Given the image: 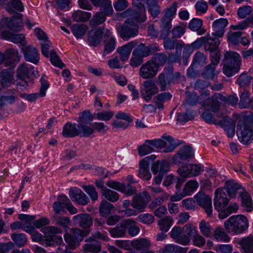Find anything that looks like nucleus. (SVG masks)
<instances>
[{
	"mask_svg": "<svg viewBox=\"0 0 253 253\" xmlns=\"http://www.w3.org/2000/svg\"><path fill=\"white\" fill-rule=\"evenodd\" d=\"M224 229L227 233L234 235L243 233L249 227L247 217L241 214L233 215L224 223Z\"/></svg>",
	"mask_w": 253,
	"mask_h": 253,
	"instance_id": "f257e3e1",
	"label": "nucleus"
},
{
	"mask_svg": "<svg viewBox=\"0 0 253 253\" xmlns=\"http://www.w3.org/2000/svg\"><path fill=\"white\" fill-rule=\"evenodd\" d=\"M132 5L136 9L128 8L121 13V16L123 18L127 17V19L138 25L144 22L147 19L144 4L141 2V0H133Z\"/></svg>",
	"mask_w": 253,
	"mask_h": 253,
	"instance_id": "f03ea898",
	"label": "nucleus"
},
{
	"mask_svg": "<svg viewBox=\"0 0 253 253\" xmlns=\"http://www.w3.org/2000/svg\"><path fill=\"white\" fill-rule=\"evenodd\" d=\"M195 233V227L188 223L182 228L174 226L172 228L169 235L175 242L182 245H187L190 241L192 235Z\"/></svg>",
	"mask_w": 253,
	"mask_h": 253,
	"instance_id": "7ed1b4c3",
	"label": "nucleus"
},
{
	"mask_svg": "<svg viewBox=\"0 0 253 253\" xmlns=\"http://www.w3.org/2000/svg\"><path fill=\"white\" fill-rule=\"evenodd\" d=\"M225 64L223 67L224 74L228 77L237 73L241 66V58L239 53L227 51L224 54Z\"/></svg>",
	"mask_w": 253,
	"mask_h": 253,
	"instance_id": "20e7f679",
	"label": "nucleus"
},
{
	"mask_svg": "<svg viewBox=\"0 0 253 253\" xmlns=\"http://www.w3.org/2000/svg\"><path fill=\"white\" fill-rule=\"evenodd\" d=\"M237 134L240 142L250 144L253 140V131L249 122L245 118L239 119L237 126Z\"/></svg>",
	"mask_w": 253,
	"mask_h": 253,
	"instance_id": "39448f33",
	"label": "nucleus"
},
{
	"mask_svg": "<svg viewBox=\"0 0 253 253\" xmlns=\"http://www.w3.org/2000/svg\"><path fill=\"white\" fill-rule=\"evenodd\" d=\"M90 231L89 230L84 231L80 229L72 228L71 233L65 235V241L70 249H75L83 240L84 236L88 234Z\"/></svg>",
	"mask_w": 253,
	"mask_h": 253,
	"instance_id": "423d86ee",
	"label": "nucleus"
},
{
	"mask_svg": "<svg viewBox=\"0 0 253 253\" xmlns=\"http://www.w3.org/2000/svg\"><path fill=\"white\" fill-rule=\"evenodd\" d=\"M139 28L138 24L126 19L120 28L119 35L123 40L127 41L138 35Z\"/></svg>",
	"mask_w": 253,
	"mask_h": 253,
	"instance_id": "0eeeda50",
	"label": "nucleus"
},
{
	"mask_svg": "<svg viewBox=\"0 0 253 253\" xmlns=\"http://www.w3.org/2000/svg\"><path fill=\"white\" fill-rule=\"evenodd\" d=\"M156 158L155 155L146 157L141 160L139 163V169L138 176L144 180H149L151 178V174L149 170V165L150 161H153Z\"/></svg>",
	"mask_w": 253,
	"mask_h": 253,
	"instance_id": "6e6552de",
	"label": "nucleus"
},
{
	"mask_svg": "<svg viewBox=\"0 0 253 253\" xmlns=\"http://www.w3.org/2000/svg\"><path fill=\"white\" fill-rule=\"evenodd\" d=\"M159 89L155 82L150 80L145 81L140 89L142 98L146 101L152 99V96L159 92Z\"/></svg>",
	"mask_w": 253,
	"mask_h": 253,
	"instance_id": "1a4fd4ad",
	"label": "nucleus"
},
{
	"mask_svg": "<svg viewBox=\"0 0 253 253\" xmlns=\"http://www.w3.org/2000/svg\"><path fill=\"white\" fill-rule=\"evenodd\" d=\"M45 75H43L42 76L40 79L41 86L40 88V91L38 93L26 94H21V97L28 100L29 102L35 101L39 97H43L46 95V92L47 89L49 88V84L46 79H45Z\"/></svg>",
	"mask_w": 253,
	"mask_h": 253,
	"instance_id": "9d476101",
	"label": "nucleus"
},
{
	"mask_svg": "<svg viewBox=\"0 0 253 253\" xmlns=\"http://www.w3.org/2000/svg\"><path fill=\"white\" fill-rule=\"evenodd\" d=\"M111 35V32L104 28H99L95 31H91L88 37L89 44L93 46L100 44L102 38L108 39Z\"/></svg>",
	"mask_w": 253,
	"mask_h": 253,
	"instance_id": "9b49d317",
	"label": "nucleus"
},
{
	"mask_svg": "<svg viewBox=\"0 0 253 253\" xmlns=\"http://www.w3.org/2000/svg\"><path fill=\"white\" fill-rule=\"evenodd\" d=\"M197 203L203 208L209 217H211L212 214L211 199L204 192H199L194 197Z\"/></svg>",
	"mask_w": 253,
	"mask_h": 253,
	"instance_id": "f8f14e48",
	"label": "nucleus"
},
{
	"mask_svg": "<svg viewBox=\"0 0 253 253\" xmlns=\"http://www.w3.org/2000/svg\"><path fill=\"white\" fill-rule=\"evenodd\" d=\"M23 15L17 13L13 16L12 18L5 17L2 19V23L8 28L13 31L18 32L23 27Z\"/></svg>",
	"mask_w": 253,
	"mask_h": 253,
	"instance_id": "ddd939ff",
	"label": "nucleus"
},
{
	"mask_svg": "<svg viewBox=\"0 0 253 253\" xmlns=\"http://www.w3.org/2000/svg\"><path fill=\"white\" fill-rule=\"evenodd\" d=\"M150 196L146 191H143L135 195L132 199L131 205L134 209L142 211L149 202Z\"/></svg>",
	"mask_w": 253,
	"mask_h": 253,
	"instance_id": "4468645a",
	"label": "nucleus"
},
{
	"mask_svg": "<svg viewBox=\"0 0 253 253\" xmlns=\"http://www.w3.org/2000/svg\"><path fill=\"white\" fill-rule=\"evenodd\" d=\"M134 222V221L132 219H125L115 227L110 228L109 232L113 238L124 237L126 236L127 227Z\"/></svg>",
	"mask_w": 253,
	"mask_h": 253,
	"instance_id": "2eb2a0df",
	"label": "nucleus"
},
{
	"mask_svg": "<svg viewBox=\"0 0 253 253\" xmlns=\"http://www.w3.org/2000/svg\"><path fill=\"white\" fill-rule=\"evenodd\" d=\"M193 156L192 148L189 146L185 145L181 148L174 155L172 161L174 164L179 165L182 162L192 158Z\"/></svg>",
	"mask_w": 253,
	"mask_h": 253,
	"instance_id": "dca6fc26",
	"label": "nucleus"
},
{
	"mask_svg": "<svg viewBox=\"0 0 253 253\" xmlns=\"http://www.w3.org/2000/svg\"><path fill=\"white\" fill-rule=\"evenodd\" d=\"M158 71L157 66L148 61L143 64L139 69V75L144 79H150L155 77Z\"/></svg>",
	"mask_w": 253,
	"mask_h": 253,
	"instance_id": "f3484780",
	"label": "nucleus"
},
{
	"mask_svg": "<svg viewBox=\"0 0 253 253\" xmlns=\"http://www.w3.org/2000/svg\"><path fill=\"white\" fill-rule=\"evenodd\" d=\"M213 202L215 209L219 212L224 209L225 206L228 204L229 200L226 197V195L223 190L218 188L215 192Z\"/></svg>",
	"mask_w": 253,
	"mask_h": 253,
	"instance_id": "a211bd4d",
	"label": "nucleus"
},
{
	"mask_svg": "<svg viewBox=\"0 0 253 253\" xmlns=\"http://www.w3.org/2000/svg\"><path fill=\"white\" fill-rule=\"evenodd\" d=\"M33 68L30 69L28 67V64L26 63H23L20 65L16 71L17 77L22 80V84L23 86H27V82L25 81L26 79H29L31 72V75L35 77L38 74L37 71H32Z\"/></svg>",
	"mask_w": 253,
	"mask_h": 253,
	"instance_id": "6ab92c4d",
	"label": "nucleus"
},
{
	"mask_svg": "<svg viewBox=\"0 0 253 253\" xmlns=\"http://www.w3.org/2000/svg\"><path fill=\"white\" fill-rule=\"evenodd\" d=\"M165 70L167 72L161 73L157 78L158 84H159L161 91L166 90L167 85H169L172 83L170 74H172L174 72L173 67H168L167 68H165Z\"/></svg>",
	"mask_w": 253,
	"mask_h": 253,
	"instance_id": "aec40b11",
	"label": "nucleus"
},
{
	"mask_svg": "<svg viewBox=\"0 0 253 253\" xmlns=\"http://www.w3.org/2000/svg\"><path fill=\"white\" fill-rule=\"evenodd\" d=\"M13 68L3 69L0 73V83L3 87H7L14 83Z\"/></svg>",
	"mask_w": 253,
	"mask_h": 253,
	"instance_id": "412c9836",
	"label": "nucleus"
},
{
	"mask_svg": "<svg viewBox=\"0 0 253 253\" xmlns=\"http://www.w3.org/2000/svg\"><path fill=\"white\" fill-rule=\"evenodd\" d=\"M69 195L72 201L75 202L78 204L84 206L89 202V198L80 189L76 188L71 189Z\"/></svg>",
	"mask_w": 253,
	"mask_h": 253,
	"instance_id": "4be33fe9",
	"label": "nucleus"
},
{
	"mask_svg": "<svg viewBox=\"0 0 253 253\" xmlns=\"http://www.w3.org/2000/svg\"><path fill=\"white\" fill-rule=\"evenodd\" d=\"M26 61L37 64L40 60L38 50L32 45H28L22 48Z\"/></svg>",
	"mask_w": 253,
	"mask_h": 253,
	"instance_id": "5701e85b",
	"label": "nucleus"
},
{
	"mask_svg": "<svg viewBox=\"0 0 253 253\" xmlns=\"http://www.w3.org/2000/svg\"><path fill=\"white\" fill-rule=\"evenodd\" d=\"M5 55L4 65L6 67L14 68L16 64L20 61L21 58L18 50L13 48L7 49L5 51Z\"/></svg>",
	"mask_w": 253,
	"mask_h": 253,
	"instance_id": "b1692460",
	"label": "nucleus"
},
{
	"mask_svg": "<svg viewBox=\"0 0 253 253\" xmlns=\"http://www.w3.org/2000/svg\"><path fill=\"white\" fill-rule=\"evenodd\" d=\"M159 50V47L156 44H150L145 46L143 43H141L134 49L132 52L133 56H136L143 59V57L148 56L152 52Z\"/></svg>",
	"mask_w": 253,
	"mask_h": 253,
	"instance_id": "393cba45",
	"label": "nucleus"
},
{
	"mask_svg": "<svg viewBox=\"0 0 253 253\" xmlns=\"http://www.w3.org/2000/svg\"><path fill=\"white\" fill-rule=\"evenodd\" d=\"M73 221L75 225L89 230L88 229L92 225V219L89 214L87 213L79 214L74 216Z\"/></svg>",
	"mask_w": 253,
	"mask_h": 253,
	"instance_id": "a878e982",
	"label": "nucleus"
},
{
	"mask_svg": "<svg viewBox=\"0 0 253 253\" xmlns=\"http://www.w3.org/2000/svg\"><path fill=\"white\" fill-rule=\"evenodd\" d=\"M221 97L222 94L220 93H215L211 99L206 101L203 105V108L210 110L213 112H217L220 106V103L222 102Z\"/></svg>",
	"mask_w": 253,
	"mask_h": 253,
	"instance_id": "bb28decb",
	"label": "nucleus"
},
{
	"mask_svg": "<svg viewBox=\"0 0 253 253\" xmlns=\"http://www.w3.org/2000/svg\"><path fill=\"white\" fill-rule=\"evenodd\" d=\"M150 245V242L145 238L134 240L131 242V246L134 249L140 251L139 253H153V252L149 250Z\"/></svg>",
	"mask_w": 253,
	"mask_h": 253,
	"instance_id": "cd10ccee",
	"label": "nucleus"
},
{
	"mask_svg": "<svg viewBox=\"0 0 253 253\" xmlns=\"http://www.w3.org/2000/svg\"><path fill=\"white\" fill-rule=\"evenodd\" d=\"M85 244L83 246V252L84 253L90 252L98 253L100 252L101 248L100 243L98 241L92 237H89L85 240Z\"/></svg>",
	"mask_w": 253,
	"mask_h": 253,
	"instance_id": "c85d7f7f",
	"label": "nucleus"
},
{
	"mask_svg": "<svg viewBox=\"0 0 253 253\" xmlns=\"http://www.w3.org/2000/svg\"><path fill=\"white\" fill-rule=\"evenodd\" d=\"M172 19L163 16L161 19L160 27L161 28V34L160 39H165L167 38L170 33V29L172 27L171 21Z\"/></svg>",
	"mask_w": 253,
	"mask_h": 253,
	"instance_id": "c756f323",
	"label": "nucleus"
},
{
	"mask_svg": "<svg viewBox=\"0 0 253 253\" xmlns=\"http://www.w3.org/2000/svg\"><path fill=\"white\" fill-rule=\"evenodd\" d=\"M137 44V42L132 41L117 49V52L120 54V57L122 61L128 60L131 50Z\"/></svg>",
	"mask_w": 253,
	"mask_h": 253,
	"instance_id": "7c9ffc66",
	"label": "nucleus"
},
{
	"mask_svg": "<svg viewBox=\"0 0 253 253\" xmlns=\"http://www.w3.org/2000/svg\"><path fill=\"white\" fill-rule=\"evenodd\" d=\"M227 24L228 21L225 18H220L214 21L212 24L214 31L212 35L218 38L222 37L224 33V29Z\"/></svg>",
	"mask_w": 253,
	"mask_h": 253,
	"instance_id": "2f4dec72",
	"label": "nucleus"
},
{
	"mask_svg": "<svg viewBox=\"0 0 253 253\" xmlns=\"http://www.w3.org/2000/svg\"><path fill=\"white\" fill-rule=\"evenodd\" d=\"M169 164L166 160L157 161L151 167L152 171L154 174L158 172L165 174L169 170Z\"/></svg>",
	"mask_w": 253,
	"mask_h": 253,
	"instance_id": "473e14b6",
	"label": "nucleus"
},
{
	"mask_svg": "<svg viewBox=\"0 0 253 253\" xmlns=\"http://www.w3.org/2000/svg\"><path fill=\"white\" fill-rule=\"evenodd\" d=\"M162 140L163 141V152L165 153H169L173 151L179 145V144L176 143L174 139L169 135L162 136Z\"/></svg>",
	"mask_w": 253,
	"mask_h": 253,
	"instance_id": "72a5a7b5",
	"label": "nucleus"
},
{
	"mask_svg": "<svg viewBox=\"0 0 253 253\" xmlns=\"http://www.w3.org/2000/svg\"><path fill=\"white\" fill-rule=\"evenodd\" d=\"M78 132L77 124L67 123L63 128L62 135L65 137H74L79 135Z\"/></svg>",
	"mask_w": 253,
	"mask_h": 253,
	"instance_id": "f704fd0d",
	"label": "nucleus"
},
{
	"mask_svg": "<svg viewBox=\"0 0 253 253\" xmlns=\"http://www.w3.org/2000/svg\"><path fill=\"white\" fill-rule=\"evenodd\" d=\"M204 44V49L206 51H211L219 49L218 47L220 44V41L218 37L212 38L210 35H207Z\"/></svg>",
	"mask_w": 253,
	"mask_h": 253,
	"instance_id": "c9c22d12",
	"label": "nucleus"
},
{
	"mask_svg": "<svg viewBox=\"0 0 253 253\" xmlns=\"http://www.w3.org/2000/svg\"><path fill=\"white\" fill-rule=\"evenodd\" d=\"M202 25L203 21L201 19L193 18L190 21L188 27L192 31H197L198 35H202L206 32L205 29L202 28Z\"/></svg>",
	"mask_w": 253,
	"mask_h": 253,
	"instance_id": "e433bc0d",
	"label": "nucleus"
},
{
	"mask_svg": "<svg viewBox=\"0 0 253 253\" xmlns=\"http://www.w3.org/2000/svg\"><path fill=\"white\" fill-rule=\"evenodd\" d=\"M226 189L230 198L234 197L239 190H243L240 185L234 180L227 181L225 182Z\"/></svg>",
	"mask_w": 253,
	"mask_h": 253,
	"instance_id": "4c0bfd02",
	"label": "nucleus"
},
{
	"mask_svg": "<svg viewBox=\"0 0 253 253\" xmlns=\"http://www.w3.org/2000/svg\"><path fill=\"white\" fill-rule=\"evenodd\" d=\"M240 245L245 253H253V236L250 235L242 239Z\"/></svg>",
	"mask_w": 253,
	"mask_h": 253,
	"instance_id": "58836bf2",
	"label": "nucleus"
},
{
	"mask_svg": "<svg viewBox=\"0 0 253 253\" xmlns=\"http://www.w3.org/2000/svg\"><path fill=\"white\" fill-rule=\"evenodd\" d=\"M199 229L205 237H211L213 235V228L209 222L202 220L199 223Z\"/></svg>",
	"mask_w": 253,
	"mask_h": 253,
	"instance_id": "ea45409f",
	"label": "nucleus"
},
{
	"mask_svg": "<svg viewBox=\"0 0 253 253\" xmlns=\"http://www.w3.org/2000/svg\"><path fill=\"white\" fill-rule=\"evenodd\" d=\"M53 222L56 225H60L63 227L66 231L69 229V225L71 223V220L68 217L60 216L55 214L53 216Z\"/></svg>",
	"mask_w": 253,
	"mask_h": 253,
	"instance_id": "a19ab883",
	"label": "nucleus"
},
{
	"mask_svg": "<svg viewBox=\"0 0 253 253\" xmlns=\"http://www.w3.org/2000/svg\"><path fill=\"white\" fill-rule=\"evenodd\" d=\"M252 102L250 93L247 90L242 92L240 95L239 107L241 108H249L251 106Z\"/></svg>",
	"mask_w": 253,
	"mask_h": 253,
	"instance_id": "79ce46f5",
	"label": "nucleus"
},
{
	"mask_svg": "<svg viewBox=\"0 0 253 253\" xmlns=\"http://www.w3.org/2000/svg\"><path fill=\"white\" fill-rule=\"evenodd\" d=\"M71 29L75 37L79 39L85 35L88 30V27L85 24H75L72 26Z\"/></svg>",
	"mask_w": 253,
	"mask_h": 253,
	"instance_id": "37998d69",
	"label": "nucleus"
},
{
	"mask_svg": "<svg viewBox=\"0 0 253 253\" xmlns=\"http://www.w3.org/2000/svg\"><path fill=\"white\" fill-rule=\"evenodd\" d=\"M77 127L79 135L82 137H88L94 132V128L92 126L86 124L79 123L77 124Z\"/></svg>",
	"mask_w": 253,
	"mask_h": 253,
	"instance_id": "c03bdc74",
	"label": "nucleus"
},
{
	"mask_svg": "<svg viewBox=\"0 0 253 253\" xmlns=\"http://www.w3.org/2000/svg\"><path fill=\"white\" fill-rule=\"evenodd\" d=\"M215 240L218 241L228 242L230 240V237L224 231V229L220 226L216 227L212 235Z\"/></svg>",
	"mask_w": 253,
	"mask_h": 253,
	"instance_id": "a18cd8bd",
	"label": "nucleus"
},
{
	"mask_svg": "<svg viewBox=\"0 0 253 253\" xmlns=\"http://www.w3.org/2000/svg\"><path fill=\"white\" fill-rule=\"evenodd\" d=\"M148 5V11L153 18H156L161 13V10L158 4V0H146Z\"/></svg>",
	"mask_w": 253,
	"mask_h": 253,
	"instance_id": "49530a36",
	"label": "nucleus"
},
{
	"mask_svg": "<svg viewBox=\"0 0 253 253\" xmlns=\"http://www.w3.org/2000/svg\"><path fill=\"white\" fill-rule=\"evenodd\" d=\"M203 109L204 111L201 115L203 119L207 123L216 125L218 119L221 118L220 114H217L215 116H213L212 114L210 112V110H207L206 108Z\"/></svg>",
	"mask_w": 253,
	"mask_h": 253,
	"instance_id": "de8ad7c7",
	"label": "nucleus"
},
{
	"mask_svg": "<svg viewBox=\"0 0 253 253\" xmlns=\"http://www.w3.org/2000/svg\"><path fill=\"white\" fill-rule=\"evenodd\" d=\"M114 208V207L111 203L103 200L99 206V213L102 216H107Z\"/></svg>",
	"mask_w": 253,
	"mask_h": 253,
	"instance_id": "09e8293b",
	"label": "nucleus"
},
{
	"mask_svg": "<svg viewBox=\"0 0 253 253\" xmlns=\"http://www.w3.org/2000/svg\"><path fill=\"white\" fill-rule=\"evenodd\" d=\"M91 15L89 12L77 10L73 12L72 17L75 22H85L90 18Z\"/></svg>",
	"mask_w": 253,
	"mask_h": 253,
	"instance_id": "8fccbe9b",
	"label": "nucleus"
},
{
	"mask_svg": "<svg viewBox=\"0 0 253 253\" xmlns=\"http://www.w3.org/2000/svg\"><path fill=\"white\" fill-rule=\"evenodd\" d=\"M6 9L10 14H12L15 10L23 11L24 7L20 0H11L7 5Z\"/></svg>",
	"mask_w": 253,
	"mask_h": 253,
	"instance_id": "3c124183",
	"label": "nucleus"
},
{
	"mask_svg": "<svg viewBox=\"0 0 253 253\" xmlns=\"http://www.w3.org/2000/svg\"><path fill=\"white\" fill-rule=\"evenodd\" d=\"M238 209V206L236 203L231 204L227 208L219 212L218 217L220 219H224L232 213L236 212Z\"/></svg>",
	"mask_w": 253,
	"mask_h": 253,
	"instance_id": "603ef678",
	"label": "nucleus"
},
{
	"mask_svg": "<svg viewBox=\"0 0 253 253\" xmlns=\"http://www.w3.org/2000/svg\"><path fill=\"white\" fill-rule=\"evenodd\" d=\"M173 223V219L170 216L161 218L158 221V225L161 231L167 232Z\"/></svg>",
	"mask_w": 253,
	"mask_h": 253,
	"instance_id": "864d4df0",
	"label": "nucleus"
},
{
	"mask_svg": "<svg viewBox=\"0 0 253 253\" xmlns=\"http://www.w3.org/2000/svg\"><path fill=\"white\" fill-rule=\"evenodd\" d=\"M243 205L247 208V211L250 212L253 210V203L249 194L246 192H241L240 194Z\"/></svg>",
	"mask_w": 253,
	"mask_h": 253,
	"instance_id": "5fc2aeb1",
	"label": "nucleus"
},
{
	"mask_svg": "<svg viewBox=\"0 0 253 253\" xmlns=\"http://www.w3.org/2000/svg\"><path fill=\"white\" fill-rule=\"evenodd\" d=\"M167 60L168 57L164 53H156L152 57V59L149 61L157 66V68L159 70V67L165 64Z\"/></svg>",
	"mask_w": 253,
	"mask_h": 253,
	"instance_id": "6e6d98bb",
	"label": "nucleus"
},
{
	"mask_svg": "<svg viewBox=\"0 0 253 253\" xmlns=\"http://www.w3.org/2000/svg\"><path fill=\"white\" fill-rule=\"evenodd\" d=\"M106 16L102 12H97L90 21V25L92 27H97L103 23L106 19Z\"/></svg>",
	"mask_w": 253,
	"mask_h": 253,
	"instance_id": "4d7b16f0",
	"label": "nucleus"
},
{
	"mask_svg": "<svg viewBox=\"0 0 253 253\" xmlns=\"http://www.w3.org/2000/svg\"><path fill=\"white\" fill-rule=\"evenodd\" d=\"M220 116L221 120H219V119H218L216 125L220 126L221 127L223 128L224 130L228 128V127L235 126L234 121L229 117L226 116L222 117L221 114Z\"/></svg>",
	"mask_w": 253,
	"mask_h": 253,
	"instance_id": "13d9d810",
	"label": "nucleus"
},
{
	"mask_svg": "<svg viewBox=\"0 0 253 253\" xmlns=\"http://www.w3.org/2000/svg\"><path fill=\"white\" fill-rule=\"evenodd\" d=\"M215 67L213 64H210L206 66L201 73L202 76L205 79H213L216 75Z\"/></svg>",
	"mask_w": 253,
	"mask_h": 253,
	"instance_id": "bf43d9fd",
	"label": "nucleus"
},
{
	"mask_svg": "<svg viewBox=\"0 0 253 253\" xmlns=\"http://www.w3.org/2000/svg\"><path fill=\"white\" fill-rule=\"evenodd\" d=\"M11 237L15 244L19 247L24 246L27 242V238L23 233H13Z\"/></svg>",
	"mask_w": 253,
	"mask_h": 253,
	"instance_id": "052dcab7",
	"label": "nucleus"
},
{
	"mask_svg": "<svg viewBox=\"0 0 253 253\" xmlns=\"http://www.w3.org/2000/svg\"><path fill=\"white\" fill-rule=\"evenodd\" d=\"M193 119V112L190 110H187L185 113H179L177 114V121L181 124H184Z\"/></svg>",
	"mask_w": 253,
	"mask_h": 253,
	"instance_id": "680f3d73",
	"label": "nucleus"
},
{
	"mask_svg": "<svg viewBox=\"0 0 253 253\" xmlns=\"http://www.w3.org/2000/svg\"><path fill=\"white\" fill-rule=\"evenodd\" d=\"M102 12L107 16L111 15L113 13V9L110 0H103L99 6Z\"/></svg>",
	"mask_w": 253,
	"mask_h": 253,
	"instance_id": "e2e57ef3",
	"label": "nucleus"
},
{
	"mask_svg": "<svg viewBox=\"0 0 253 253\" xmlns=\"http://www.w3.org/2000/svg\"><path fill=\"white\" fill-rule=\"evenodd\" d=\"M207 58L204 53L201 52H197L194 55L192 66H204L206 64Z\"/></svg>",
	"mask_w": 253,
	"mask_h": 253,
	"instance_id": "0e129e2a",
	"label": "nucleus"
},
{
	"mask_svg": "<svg viewBox=\"0 0 253 253\" xmlns=\"http://www.w3.org/2000/svg\"><path fill=\"white\" fill-rule=\"evenodd\" d=\"M101 194L105 199L111 202H115L119 199V195L117 192L108 188L104 189V191Z\"/></svg>",
	"mask_w": 253,
	"mask_h": 253,
	"instance_id": "69168bd1",
	"label": "nucleus"
},
{
	"mask_svg": "<svg viewBox=\"0 0 253 253\" xmlns=\"http://www.w3.org/2000/svg\"><path fill=\"white\" fill-rule=\"evenodd\" d=\"M148 141H149V140H146L143 144L138 147V154L140 156H145L154 151L153 147Z\"/></svg>",
	"mask_w": 253,
	"mask_h": 253,
	"instance_id": "338daca9",
	"label": "nucleus"
},
{
	"mask_svg": "<svg viewBox=\"0 0 253 253\" xmlns=\"http://www.w3.org/2000/svg\"><path fill=\"white\" fill-rule=\"evenodd\" d=\"M252 80V77L246 73L241 74L238 79L237 83L240 87H246L249 86Z\"/></svg>",
	"mask_w": 253,
	"mask_h": 253,
	"instance_id": "774afa93",
	"label": "nucleus"
}]
</instances>
